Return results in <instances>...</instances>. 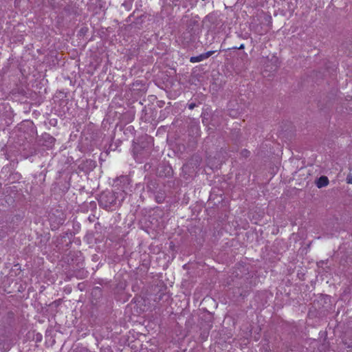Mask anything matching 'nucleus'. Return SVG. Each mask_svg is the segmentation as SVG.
Returning <instances> with one entry per match:
<instances>
[{"instance_id":"nucleus-2","label":"nucleus","mask_w":352,"mask_h":352,"mask_svg":"<svg viewBox=\"0 0 352 352\" xmlns=\"http://www.w3.org/2000/svg\"><path fill=\"white\" fill-rule=\"evenodd\" d=\"M201 158L198 155H194L191 159L184 165V168H198L201 164Z\"/></svg>"},{"instance_id":"nucleus-14","label":"nucleus","mask_w":352,"mask_h":352,"mask_svg":"<svg viewBox=\"0 0 352 352\" xmlns=\"http://www.w3.org/2000/svg\"><path fill=\"white\" fill-rule=\"evenodd\" d=\"M348 183L352 184V178H351V179H349Z\"/></svg>"},{"instance_id":"nucleus-10","label":"nucleus","mask_w":352,"mask_h":352,"mask_svg":"<svg viewBox=\"0 0 352 352\" xmlns=\"http://www.w3.org/2000/svg\"><path fill=\"white\" fill-rule=\"evenodd\" d=\"M36 340L37 342H40L42 340V336L40 333L36 334Z\"/></svg>"},{"instance_id":"nucleus-13","label":"nucleus","mask_w":352,"mask_h":352,"mask_svg":"<svg viewBox=\"0 0 352 352\" xmlns=\"http://www.w3.org/2000/svg\"><path fill=\"white\" fill-rule=\"evenodd\" d=\"M245 0H237L236 3L240 4V5H243L245 3Z\"/></svg>"},{"instance_id":"nucleus-5","label":"nucleus","mask_w":352,"mask_h":352,"mask_svg":"<svg viewBox=\"0 0 352 352\" xmlns=\"http://www.w3.org/2000/svg\"><path fill=\"white\" fill-rule=\"evenodd\" d=\"M205 59H206V58H205L204 54H201L199 56L190 57V63H194L201 62Z\"/></svg>"},{"instance_id":"nucleus-12","label":"nucleus","mask_w":352,"mask_h":352,"mask_svg":"<svg viewBox=\"0 0 352 352\" xmlns=\"http://www.w3.org/2000/svg\"><path fill=\"white\" fill-rule=\"evenodd\" d=\"M244 47H245L244 44H241L239 47H233L232 49L243 50V49H244Z\"/></svg>"},{"instance_id":"nucleus-6","label":"nucleus","mask_w":352,"mask_h":352,"mask_svg":"<svg viewBox=\"0 0 352 352\" xmlns=\"http://www.w3.org/2000/svg\"><path fill=\"white\" fill-rule=\"evenodd\" d=\"M10 348V344L4 340L0 341V352H6Z\"/></svg>"},{"instance_id":"nucleus-1","label":"nucleus","mask_w":352,"mask_h":352,"mask_svg":"<svg viewBox=\"0 0 352 352\" xmlns=\"http://www.w3.org/2000/svg\"><path fill=\"white\" fill-rule=\"evenodd\" d=\"M127 193L124 190L104 191L101 193L98 199L99 206L106 210H113V208L121 205Z\"/></svg>"},{"instance_id":"nucleus-4","label":"nucleus","mask_w":352,"mask_h":352,"mask_svg":"<svg viewBox=\"0 0 352 352\" xmlns=\"http://www.w3.org/2000/svg\"><path fill=\"white\" fill-rule=\"evenodd\" d=\"M329 183L327 176H321L316 181V185L318 188L327 186Z\"/></svg>"},{"instance_id":"nucleus-3","label":"nucleus","mask_w":352,"mask_h":352,"mask_svg":"<svg viewBox=\"0 0 352 352\" xmlns=\"http://www.w3.org/2000/svg\"><path fill=\"white\" fill-rule=\"evenodd\" d=\"M45 145L48 148H52L55 144L56 139L50 134L45 133L43 135Z\"/></svg>"},{"instance_id":"nucleus-7","label":"nucleus","mask_w":352,"mask_h":352,"mask_svg":"<svg viewBox=\"0 0 352 352\" xmlns=\"http://www.w3.org/2000/svg\"><path fill=\"white\" fill-rule=\"evenodd\" d=\"M240 155H241V157L247 158L250 156V152L247 149H243V151H241Z\"/></svg>"},{"instance_id":"nucleus-9","label":"nucleus","mask_w":352,"mask_h":352,"mask_svg":"<svg viewBox=\"0 0 352 352\" xmlns=\"http://www.w3.org/2000/svg\"><path fill=\"white\" fill-rule=\"evenodd\" d=\"M195 107H197V104L195 102H191L188 104V109L190 110H192Z\"/></svg>"},{"instance_id":"nucleus-11","label":"nucleus","mask_w":352,"mask_h":352,"mask_svg":"<svg viewBox=\"0 0 352 352\" xmlns=\"http://www.w3.org/2000/svg\"><path fill=\"white\" fill-rule=\"evenodd\" d=\"M166 170H167L168 175H170L173 173V170L170 167L166 168Z\"/></svg>"},{"instance_id":"nucleus-8","label":"nucleus","mask_w":352,"mask_h":352,"mask_svg":"<svg viewBox=\"0 0 352 352\" xmlns=\"http://www.w3.org/2000/svg\"><path fill=\"white\" fill-rule=\"evenodd\" d=\"M216 51H208L206 53H204V56H205V58L206 59H207L208 58H209L210 56H212V54H214L215 53Z\"/></svg>"}]
</instances>
